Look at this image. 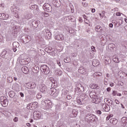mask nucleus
Segmentation results:
<instances>
[{"instance_id":"obj_37","label":"nucleus","mask_w":127,"mask_h":127,"mask_svg":"<svg viewBox=\"0 0 127 127\" xmlns=\"http://www.w3.org/2000/svg\"><path fill=\"white\" fill-rule=\"evenodd\" d=\"M38 6H37V5H32L31 6L30 8L31 9H37V8Z\"/></svg>"},{"instance_id":"obj_33","label":"nucleus","mask_w":127,"mask_h":127,"mask_svg":"<svg viewBox=\"0 0 127 127\" xmlns=\"http://www.w3.org/2000/svg\"><path fill=\"white\" fill-rule=\"evenodd\" d=\"M56 89L55 88H51V95H52V96H53V95H54V94H55V93H56Z\"/></svg>"},{"instance_id":"obj_29","label":"nucleus","mask_w":127,"mask_h":127,"mask_svg":"<svg viewBox=\"0 0 127 127\" xmlns=\"http://www.w3.org/2000/svg\"><path fill=\"white\" fill-rule=\"evenodd\" d=\"M34 116H35L36 118H38V119H41V114L38 113L37 112H36L34 113Z\"/></svg>"},{"instance_id":"obj_6","label":"nucleus","mask_w":127,"mask_h":127,"mask_svg":"<svg viewBox=\"0 0 127 127\" xmlns=\"http://www.w3.org/2000/svg\"><path fill=\"white\" fill-rule=\"evenodd\" d=\"M0 101L2 107H7V105H8V101H7V98L6 97L1 96L0 98Z\"/></svg>"},{"instance_id":"obj_43","label":"nucleus","mask_w":127,"mask_h":127,"mask_svg":"<svg viewBox=\"0 0 127 127\" xmlns=\"http://www.w3.org/2000/svg\"><path fill=\"white\" fill-rule=\"evenodd\" d=\"M37 99H41L42 98V95L40 93H38L37 94Z\"/></svg>"},{"instance_id":"obj_20","label":"nucleus","mask_w":127,"mask_h":127,"mask_svg":"<svg viewBox=\"0 0 127 127\" xmlns=\"http://www.w3.org/2000/svg\"><path fill=\"white\" fill-rule=\"evenodd\" d=\"M55 38L56 40H64V36L62 34L56 36Z\"/></svg>"},{"instance_id":"obj_8","label":"nucleus","mask_w":127,"mask_h":127,"mask_svg":"<svg viewBox=\"0 0 127 127\" xmlns=\"http://www.w3.org/2000/svg\"><path fill=\"white\" fill-rule=\"evenodd\" d=\"M43 8L45 11L47 12H52V6L48 3H45L43 6Z\"/></svg>"},{"instance_id":"obj_24","label":"nucleus","mask_w":127,"mask_h":127,"mask_svg":"<svg viewBox=\"0 0 127 127\" xmlns=\"http://www.w3.org/2000/svg\"><path fill=\"white\" fill-rule=\"evenodd\" d=\"M95 30L96 32H102L103 28H102L101 26H96L95 27Z\"/></svg>"},{"instance_id":"obj_44","label":"nucleus","mask_w":127,"mask_h":127,"mask_svg":"<svg viewBox=\"0 0 127 127\" xmlns=\"http://www.w3.org/2000/svg\"><path fill=\"white\" fill-rule=\"evenodd\" d=\"M111 62V60L110 59L105 60V63H106V64H110Z\"/></svg>"},{"instance_id":"obj_49","label":"nucleus","mask_w":127,"mask_h":127,"mask_svg":"<svg viewBox=\"0 0 127 127\" xmlns=\"http://www.w3.org/2000/svg\"><path fill=\"white\" fill-rule=\"evenodd\" d=\"M91 49L92 51H93V52H96V49H95V47H94V46H91Z\"/></svg>"},{"instance_id":"obj_46","label":"nucleus","mask_w":127,"mask_h":127,"mask_svg":"<svg viewBox=\"0 0 127 127\" xmlns=\"http://www.w3.org/2000/svg\"><path fill=\"white\" fill-rule=\"evenodd\" d=\"M57 75H58V76H61V75H62V71L59 70L57 72Z\"/></svg>"},{"instance_id":"obj_13","label":"nucleus","mask_w":127,"mask_h":127,"mask_svg":"<svg viewBox=\"0 0 127 127\" xmlns=\"http://www.w3.org/2000/svg\"><path fill=\"white\" fill-rule=\"evenodd\" d=\"M101 106L102 107V108H103L105 112H110V110H111V107L109 106V104L101 103Z\"/></svg>"},{"instance_id":"obj_56","label":"nucleus","mask_w":127,"mask_h":127,"mask_svg":"<svg viewBox=\"0 0 127 127\" xmlns=\"http://www.w3.org/2000/svg\"><path fill=\"white\" fill-rule=\"evenodd\" d=\"M106 13V12L105 11H102V17H104L105 16V14Z\"/></svg>"},{"instance_id":"obj_41","label":"nucleus","mask_w":127,"mask_h":127,"mask_svg":"<svg viewBox=\"0 0 127 127\" xmlns=\"http://www.w3.org/2000/svg\"><path fill=\"white\" fill-rule=\"evenodd\" d=\"M42 14L45 16V17H48L49 16V13H46V12H43Z\"/></svg>"},{"instance_id":"obj_52","label":"nucleus","mask_w":127,"mask_h":127,"mask_svg":"<svg viewBox=\"0 0 127 127\" xmlns=\"http://www.w3.org/2000/svg\"><path fill=\"white\" fill-rule=\"evenodd\" d=\"M118 84L120 86H124V82L122 81H119Z\"/></svg>"},{"instance_id":"obj_26","label":"nucleus","mask_w":127,"mask_h":127,"mask_svg":"<svg viewBox=\"0 0 127 127\" xmlns=\"http://www.w3.org/2000/svg\"><path fill=\"white\" fill-rule=\"evenodd\" d=\"M110 122L111 124H113V125H117L118 123V120L115 119V118H112L110 120Z\"/></svg>"},{"instance_id":"obj_34","label":"nucleus","mask_w":127,"mask_h":127,"mask_svg":"<svg viewBox=\"0 0 127 127\" xmlns=\"http://www.w3.org/2000/svg\"><path fill=\"white\" fill-rule=\"evenodd\" d=\"M13 47H16V48H18L19 47V43L17 42H15L13 43Z\"/></svg>"},{"instance_id":"obj_58","label":"nucleus","mask_w":127,"mask_h":127,"mask_svg":"<svg viewBox=\"0 0 127 127\" xmlns=\"http://www.w3.org/2000/svg\"><path fill=\"white\" fill-rule=\"evenodd\" d=\"M104 84H105L106 86H107V85H108V79H106H106H105V80H104Z\"/></svg>"},{"instance_id":"obj_55","label":"nucleus","mask_w":127,"mask_h":127,"mask_svg":"<svg viewBox=\"0 0 127 127\" xmlns=\"http://www.w3.org/2000/svg\"><path fill=\"white\" fill-rule=\"evenodd\" d=\"M57 64L60 66V67H61V63H60V61H57Z\"/></svg>"},{"instance_id":"obj_5","label":"nucleus","mask_w":127,"mask_h":127,"mask_svg":"<svg viewBox=\"0 0 127 127\" xmlns=\"http://www.w3.org/2000/svg\"><path fill=\"white\" fill-rule=\"evenodd\" d=\"M105 101L107 102V104H108V106L112 108V109H116V110H119V108L118 107V105H115L114 103H113V101L111 99H105Z\"/></svg>"},{"instance_id":"obj_54","label":"nucleus","mask_w":127,"mask_h":127,"mask_svg":"<svg viewBox=\"0 0 127 127\" xmlns=\"http://www.w3.org/2000/svg\"><path fill=\"white\" fill-rule=\"evenodd\" d=\"M115 102L117 105H120V101L117 99L115 100Z\"/></svg>"},{"instance_id":"obj_60","label":"nucleus","mask_w":127,"mask_h":127,"mask_svg":"<svg viewBox=\"0 0 127 127\" xmlns=\"http://www.w3.org/2000/svg\"><path fill=\"white\" fill-rule=\"evenodd\" d=\"M20 96H21V97H22V98H23V97H24V94H23V93L20 92Z\"/></svg>"},{"instance_id":"obj_9","label":"nucleus","mask_w":127,"mask_h":127,"mask_svg":"<svg viewBox=\"0 0 127 127\" xmlns=\"http://www.w3.org/2000/svg\"><path fill=\"white\" fill-rule=\"evenodd\" d=\"M85 88H84V86L82 85L81 84H76V87L75 88V92L76 93H82V92H84Z\"/></svg>"},{"instance_id":"obj_23","label":"nucleus","mask_w":127,"mask_h":127,"mask_svg":"<svg viewBox=\"0 0 127 127\" xmlns=\"http://www.w3.org/2000/svg\"><path fill=\"white\" fill-rule=\"evenodd\" d=\"M32 72L33 73H37L39 72V67L37 66H35L32 69Z\"/></svg>"},{"instance_id":"obj_21","label":"nucleus","mask_w":127,"mask_h":127,"mask_svg":"<svg viewBox=\"0 0 127 127\" xmlns=\"http://www.w3.org/2000/svg\"><path fill=\"white\" fill-rule=\"evenodd\" d=\"M53 2L57 7H59L61 5L60 0H53Z\"/></svg>"},{"instance_id":"obj_61","label":"nucleus","mask_w":127,"mask_h":127,"mask_svg":"<svg viewBox=\"0 0 127 127\" xmlns=\"http://www.w3.org/2000/svg\"><path fill=\"white\" fill-rule=\"evenodd\" d=\"M84 22H85V23H86V24H89L90 23L89 21L87 20V19L84 20Z\"/></svg>"},{"instance_id":"obj_51","label":"nucleus","mask_w":127,"mask_h":127,"mask_svg":"<svg viewBox=\"0 0 127 127\" xmlns=\"http://www.w3.org/2000/svg\"><path fill=\"white\" fill-rule=\"evenodd\" d=\"M96 114H97V115H101L102 114V112H101V111L100 110H97L96 111Z\"/></svg>"},{"instance_id":"obj_27","label":"nucleus","mask_w":127,"mask_h":127,"mask_svg":"<svg viewBox=\"0 0 127 127\" xmlns=\"http://www.w3.org/2000/svg\"><path fill=\"white\" fill-rule=\"evenodd\" d=\"M54 50H55V49L52 48L50 47L45 49V51H47L48 53H50V52H52V51H54Z\"/></svg>"},{"instance_id":"obj_3","label":"nucleus","mask_w":127,"mask_h":127,"mask_svg":"<svg viewBox=\"0 0 127 127\" xmlns=\"http://www.w3.org/2000/svg\"><path fill=\"white\" fill-rule=\"evenodd\" d=\"M85 120H87L90 123H94V122L97 121L98 118L93 114L89 113L85 116Z\"/></svg>"},{"instance_id":"obj_35","label":"nucleus","mask_w":127,"mask_h":127,"mask_svg":"<svg viewBox=\"0 0 127 127\" xmlns=\"http://www.w3.org/2000/svg\"><path fill=\"white\" fill-rule=\"evenodd\" d=\"M25 38L27 42H29V41H30V40H31V37H30V36H26L25 37Z\"/></svg>"},{"instance_id":"obj_63","label":"nucleus","mask_w":127,"mask_h":127,"mask_svg":"<svg viewBox=\"0 0 127 127\" xmlns=\"http://www.w3.org/2000/svg\"><path fill=\"white\" fill-rule=\"evenodd\" d=\"M107 92H111V87H108L107 88Z\"/></svg>"},{"instance_id":"obj_1","label":"nucleus","mask_w":127,"mask_h":127,"mask_svg":"<svg viewBox=\"0 0 127 127\" xmlns=\"http://www.w3.org/2000/svg\"><path fill=\"white\" fill-rule=\"evenodd\" d=\"M94 94H95L94 92H91L89 94L90 98L92 99V102L94 104H99L101 102V98L99 96L94 95Z\"/></svg>"},{"instance_id":"obj_59","label":"nucleus","mask_w":127,"mask_h":127,"mask_svg":"<svg viewBox=\"0 0 127 127\" xmlns=\"http://www.w3.org/2000/svg\"><path fill=\"white\" fill-rule=\"evenodd\" d=\"M111 119V116H108L106 117V121H109Z\"/></svg>"},{"instance_id":"obj_19","label":"nucleus","mask_w":127,"mask_h":127,"mask_svg":"<svg viewBox=\"0 0 127 127\" xmlns=\"http://www.w3.org/2000/svg\"><path fill=\"white\" fill-rule=\"evenodd\" d=\"M40 88L42 93H44L46 91H47V87H46V85L44 84H41V85L40 86Z\"/></svg>"},{"instance_id":"obj_28","label":"nucleus","mask_w":127,"mask_h":127,"mask_svg":"<svg viewBox=\"0 0 127 127\" xmlns=\"http://www.w3.org/2000/svg\"><path fill=\"white\" fill-rule=\"evenodd\" d=\"M8 94L10 98H13L15 96V92L13 91H10Z\"/></svg>"},{"instance_id":"obj_2","label":"nucleus","mask_w":127,"mask_h":127,"mask_svg":"<svg viewBox=\"0 0 127 127\" xmlns=\"http://www.w3.org/2000/svg\"><path fill=\"white\" fill-rule=\"evenodd\" d=\"M41 34L42 36H44L46 38V39L47 40L50 39L52 35V34L51 33L50 31H49V30H48V29H45L44 30H43Z\"/></svg>"},{"instance_id":"obj_25","label":"nucleus","mask_w":127,"mask_h":127,"mask_svg":"<svg viewBox=\"0 0 127 127\" xmlns=\"http://www.w3.org/2000/svg\"><path fill=\"white\" fill-rule=\"evenodd\" d=\"M44 103H45V105L47 106L48 107H50L51 105H52V102H51V101L49 100H46L44 101Z\"/></svg>"},{"instance_id":"obj_15","label":"nucleus","mask_w":127,"mask_h":127,"mask_svg":"<svg viewBox=\"0 0 127 127\" xmlns=\"http://www.w3.org/2000/svg\"><path fill=\"white\" fill-rule=\"evenodd\" d=\"M78 72H79V73L80 74H82V75H86V73H87L86 71V69L85 67H84V66L80 67L78 70Z\"/></svg>"},{"instance_id":"obj_10","label":"nucleus","mask_w":127,"mask_h":127,"mask_svg":"<svg viewBox=\"0 0 127 127\" xmlns=\"http://www.w3.org/2000/svg\"><path fill=\"white\" fill-rule=\"evenodd\" d=\"M24 86H25L26 88L27 89H35L36 84L34 82H28L25 83Z\"/></svg>"},{"instance_id":"obj_45","label":"nucleus","mask_w":127,"mask_h":127,"mask_svg":"<svg viewBox=\"0 0 127 127\" xmlns=\"http://www.w3.org/2000/svg\"><path fill=\"white\" fill-rule=\"evenodd\" d=\"M70 59L68 58L64 59V62H65V63H69Z\"/></svg>"},{"instance_id":"obj_16","label":"nucleus","mask_w":127,"mask_h":127,"mask_svg":"<svg viewBox=\"0 0 127 127\" xmlns=\"http://www.w3.org/2000/svg\"><path fill=\"white\" fill-rule=\"evenodd\" d=\"M8 17H9V16L8 15V14H6L4 13H0V19H3V20H6V19H7Z\"/></svg>"},{"instance_id":"obj_4","label":"nucleus","mask_w":127,"mask_h":127,"mask_svg":"<svg viewBox=\"0 0 127 127\" xmlns=\"http://www.w3.org/2000/svg\"><path fill=\"white\" fill-rule=\"evenodd\" d=\"M40 70L44 74H45V75H48V74L50 73L49 67L45 64L41 65L40 67Z\"/></svg>"},{"instance_id":"obj_14","label":"nucleus","mask_w":127,"mask_h":127,"mask_svg":"<svg viewBox=\"0 0 127 127\" xmlns=\"http://www.w3.org/2000/svg\"><path fill=\"white\" fill-rule=\"evenodd\" d=\"M39 24H40V21L36 20H32V25L33 27H35V28H37L38 27Z\"/></svg>"},{"instance_id":"obj_18","label":"nucleus","mask_w":127,"mask_h":127,"mask_svg":"<svg viewBox=\"0 0 127 127\" xmlns=\"http://www.w3.org/2000/svg\"><path fill=\"white\" fill-rule=\"evenodd\" d=\"M22 71L24 74H28L29 73V69L26 66H24L22 67Z\"/></svg>"},{"instance_id":"obj_40","label":"nucleus","mask_w":127,"mask_h":127,"mask_svg":"<svg viewBox=\"0 0 127 127\" xmlns=\"http://www.w3.org/2000/svg\"><path fill=\"white\" fill-rule=\"evenodd\" d=\"M11 11H12L14 13H15L16 12V7H15V6L12 7Z\"/></svg>"},{"instance_id":"obj_17","label":"nucleus","mask_w":127,"mask_h":127,"mask_svg":"<svg viewBox=\"0 0 127 127\" xmlns=\"http://www.w3.org/2000/svg\"><path fill=\"white\" fill-rule=\"evenodd\" d=\"M121 125L122 127H126L127 124V117H123L121 119Z\"/></svg>"},{"instance_id":"obj_42","label":"nucleus","mask_w":127,"mask_h":127,"mask_svg":"<svg viewBox=\"0 0 127 127\" xmlns=\"http://www.w3.org/2000/svg\"><path fill=\"white\" fill-rule=\"evenodd\" d=\"M72 114H73L74 117H77V114H78V113L77 112V111H76V110H73L72 111Z\"/></svg>"},{"instance_id":"obj_12","label":"nucleus","mask_w":127,"mask_h":127,"mask_svg":"<svg viewBox=\"0 0 127 127\" xmlns=\"http://www.w3.org/2000/svg\"><path fill=\"white\" fill-rule=\"evenodd\" d=\"M9 55V53H8L6 50H3L0 54V57L2 58H5V59H7L8 58V56Z\"/></svg>"},{"instance_id":"obj_11","label":"nucleus","mask_w":127,"mask_h":127,"mask_svg":"<svg viewBox=\"0 0 127 127\" xmlns=\"http://www.w3.org/2000/svg\"><path fill=\"white\" fill-rule=\"evenodd\" d=\"M38 107V103L37 102H33L29 104L27 106V109L29 110H33Z\"/></svg>"},{"instance_id":"obj_31","label":"nucleus","mask_w":127,"mask_h":127,"mask_svg":"<svg viewBox=\"0 0 127 127\" xmlns=\"http://www.w3.org/2000/svg\"><path fill=\"white\" fill-rule=\"evenodd\" d=\"M113 61L115 62V63H119L120 60H119V58H118V56H115L114 57Z\"/></svg>"},{"instance_id":"obj_62","label":"nucleus","mask_w":127,"mask_h":127,"mask_svg":"<svg viewBox=\"0 0 127 127\" xmlns=\"http://www.w3.org/2000/svg\"><path fill=\"white\" fill-rule=\"evenodd\" d=\"M116 95H117V96H118L119 97H121V96H122V94L118 93V92H117L116 93Z\"/></svg>"},{"instance_id":"obj_50","label":"nucleus","mask_w":127,"mask_h":127,"mask_svg":"<svg viewBox=\"0 0 127 127\" xmlns=\"http://www.w3.org/2000/svg\"><path fill=\"white\" fill-rule=\"evenodd\" d=\"M18 121V118L15 117L13 119V122H14V123H17V122Z\"/></svg>"},{"instance_id":"obj_53","label":"nucleus","mask_w":127,"mask_h":127,"mask_svg":"<svg viewBox=\"0 0 127 127\" xmlns=\"http://www.w3.org/2000/svg\"><path fill=\"white\" fill-rule=\"evenodd\" d=\"M66 98L67 99V100H71V99H72V96H71L70 95H67L66 96Z\"/></svg>"},{"instance_id":"obj_47","label":"nucleus","mask_w":127,"mask_h":127,"mask_svg":"<svg viewBox=\"0 0 127 127\" xmlns=\"http://www.w3.org/2000/svg\"><path fill=\"white\" fill-rule=\"evenodd\" d=\"M99 64V63L95 64V62H92V65L93 66H94V67L98 66V65Z\"/></svg>"},{"instance_id":"obj_64","label":"nucleus","mask_w":127,"mask_h":127,"mask_svg":"<svg viewBox=\"0 0 127 127\" xmlns=\"http://www.w3.org/2000/svg\"><path fill=\"white\" fill-rule=\"evenodd\" d=\"M114 45L113 44H110L108 45V47H112V46H114Z\"/></svg>"},{"instance_id":"obj_30","label":"nucleus","mask_w":127,"mask_h":127,"mask_svg":"<svg viewBox=\"0 0 127 127\" xmlns=\"http://www.w3.org/2000/svg\"><path fill=\"white\" fill-rule=\"evenodd\" d=\"M91 89H99L100 88L97 84H93L91 85Z\"/></svg>"},{"instance_id":"obj_7","label":"nucleus","mask_w":127,"mask_h":127,"mask_svg":"<svg viewBox=\"0 0 127 127\" xmlns=\"http://www.w3.org/2000/svg\"><path fill=\"white\" fill-rule=\"evenodd\" d=\"M89 101V98L88 96L85 95L84 97L82 98H80L79 99L77 100V103L78 104H79L80 105H83V104H85L86 102H88Z\"/></svg>"},{"instance_id":"obj_39","label":"nucleus","mask_w":127,"mask_h":127,"mask_svg":"<svg viewBox=\"0 0 127 127\" xmlns=\"http://www.w3.org/2000/svg\"><path fill=\"white\" fill-rule=\"evenodd\" d=\"M16 33H17V32L16 31V29H13L12 31V34H13V35H15V34H16Z\"/></svg>"},{"instance_id":"obj_38","label":"nucleus","mask_w":127,"mask_h":127,"mask_svg":"<svg viewBox=\"0 0 127 127\" xmlns=\"http://www.w3.org/2000/svg\"><path fill=\"white\" fill-rule=\"evenodd\" d=\"M49 54L51 56H53V57L56 56V53H55V52H54V51L50 52V53Z\"/></svg>"},{"instance_id":"obj_57","label":"nucleus","mask_w":127,"mask_h":127,"mask_svg":"<svg viewBox=\"0 0 127 127\" xmlns=\"http://www.w3.org/2000/svg\"><path fill=\"white\" fill-rule=\"evenodd\" d=\"M117 91H113L112 93L113 96H116V95H117Z\"/></svg>"},{"instance_id":"obj_48","label":"nucleus","mask_w":127,"mask_h":127,"mask_svg":"<svg viewBox=\"0 0 127 127\" xmlns=\"http://www.w3.org/2000/svg\"><path fill=\"white\" fill-rule=\"evenodd\" d=\"M117 107L119 108V109H120V108H122V109H125V106H124V105L123 104H121L120 105H119V106L117 105Z\"/></svg>"},{"instance_id":"obj_32","label":"nucleus","mask_w":127,"mask_h":127,"mask_svg":"<svg viewBox=\"0 0 127 127\" xmlns=\"http://www.w3.org/2000/svg\"><path fill=\"white\" fill-rule=\"evenodd\" d=\"M32 17V15L31 14H27L24 17V19H30Z\"/></svg>"},{"instance_id":"obj_22","label":"nucleus","mask_w":127,"mask_h":127,"mask_svg":"<svg viewBox=\"0 0 127 127\" xmlns=\"http://www.w3.org/2000/svg\"><path fill=\"white\" fill-rule=\"evenodd\" d=\"M27 91L29 95H35L36 94V91L34 89H29Z\"/></svg>"},{"instance_id":"obj_36","label":"nucleus","mask_w":127,"mask_h":127,"mask_svg":"<svg viewBox=\"0 0 127 127\" xmlns=\"http://www.w3.org/2000/svg\"><path fill=\"white\" fill-rule=\"evenodd\" d=\"M12 81H13V79L12 77L9 76L7 77V82H8V83H11Z\"/></svg>"}]
</instances>
